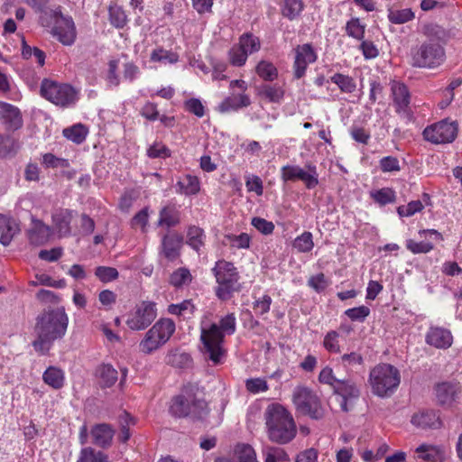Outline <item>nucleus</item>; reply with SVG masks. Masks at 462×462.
Returning a JSON list of instances; mask_svg holds the SVG:
<instances>
[{
	"label": "nucleus",
	"mask_w": 462,
	"mask_h": 462,
	"mask_svg": "<svg viewBox=\"0 0 462 462\" xmlns=\"http://www.w3.org/2000/svg\"><path fill=\"white\" fill-rule=\"evenodd\" d=\"M69 318L64 308H57L42 313L35 325L36 339L32 346L40 355H46L55 340L61 338L68 328Z\"/></svg>",
	"instance_id": "nucleus-1"
},
{
	"label": "nucleus",
	"mask_w": 462,
	"mask_h": 462,
	"mask_svg": "<svg viewBox=\"0 0 462 462\" xmlns=\"http://www.w3.org/2000/svg\"><path fill=\"white\" fill-rule=\"evenodd\" d=\"M236 319L233 313L221 318L219 324L202 320L200 323V340L203 352L214 363L219 364L225 356L223 348L226 335L236 332Z\"/></svg>",
	"instance_id": "nucleus-2"
},
{
	"label": "nucleus",
	"mask_w": 462,
	"mask_h": 462,
	"mask_svg": "<svg viewBox=\"0 0 462 462\" xmlns=\"http://www.w3.org/2000/svg\"><path fill=\"white\" fill-rule=\"evenodd\" d=\"M427 36L444 42L447 37L446 31L437 25L430 24L425 27ZM445 59V51L438 42L430 40L411 51V65L418 68H434L440 65Z\"/></svg>",
	"instance_id": "nucleus-3"
},
{
	"label": "nucleus",
	"mask_w": 462,
	"mask_h": 462,
	"mask_svg": "<svg viewBox=\"0 0 462 462\" xmlns=\"http://www.w3.org/2000/svg\"><path fill=\"white\" fill-rule=\"evenodd\" d=\"M265 424L270 440L278 444L291 441L297 432L292 415L281 404L273 403L264 412Z\"/></svg>",
	"instance_id": "nucleus-4"
},
{
	"label": "nucleus",
	"mask_w": 462,
	"mask_h": 462,
	"mask_svg": "<svg viewBox=\"0 0 462 462\" xmlns=\"http://www.w3.org/2000/svg\"><path fill=\"white\" fill-rule=\"evenodd\" d=\"M217 286L216 296L221 300H228L235 292L241 290L239 283L240 274L233 263L226 260H218L212 268Z\"/></svg>",
	"instance_id": "nucleus-5"
},
{
	"label": "nucleus",
	"mask_w": 462,
	"mask_h": 462,
	"mask_svg": "<svg viewBox=\"0 0 462 462\" xmlns=\"http://www.w3.org/2000/svg\"><path fill=\"white\" fill-rule=\"evenodd\" d=\"M176 326L171 319H160L144 334L138 348L142 354L152 355L162 348L175 332Z\"/></svg>",
	"instance_id": "nucleus-6"
},
{
	"label": "nucleus",
	"mask_w": 462,
	"mask_h": 462,
	"mask_svg": "<svg viewBox=\"0 0 462 462\" xmlns=\"http://www.w3.org/2000/svg\"><path fill=\"white\" fill-rule=\"evenodd\" d=\"M401 382L399 370L389 364L374 366L369 374L372 392L379 397L391 396Z\"/></svg>",
	"instance_id": "nucleus-7"
},
{
	"label": "nucleus",
	"mask_w": 462,
	"mask_h": 462,
	"mask_svg": "<svg viewBox=\"0 0 462 462\" xmlns=\"http://www.w3.org/2000/svg\"><path fill=\"white\" fill-rule=\"evenodd\" d=\"M291 401L297 412L314 420L324 417L325 410L319 395L310 387L297 385L291 394Z\"/></svg>",
	"instance_id": "nucleus-8"
},
{
	"label": "nucleus",
	"mask_w": 462,
	"mask_h": 462,
	"mask_svg": "<svg viewBox=\"0 0 462 462\" xmlns=\"http://www.w3.org/2000/svg\"><path fill=\"white\" fill-rule=\"evenodd\" d=\"M170 412L178 418L191 417L199 419L207 413V403L194 393L185 392L171 401Z\"/></svg>",
	"instance_id": "nucleus-9"
},
{
	"label": "nucleus",
	"mask_w": 462,
	"mask_h": 462,
	"mask_svg": "<svg viewBox=\"0 0 462 462\" xmlns=\"http://www.w3.org/2000/svg\"><path fill=\"white\" fill-rule=\"evenodd\" d=\"M41 94L50 102L62 107L74 105L78 99L77 91L71 86L50 79L42 82Z\"/></svg>",
	"instance_id": "nucleus-10"
},
{
	"label": "nucleus",
	"mask_w": 462,
	"mask_h": 462,
	"mask_svg": "<svg viewBox=\"0 0 462 462\" xmlns=\"http://www.w3.org/2000/svg\"><path fill=\"white\" fill-rule=\"evenodd\" d=\"M156 304L152 301L144 300L137 304L134 310L126 319L127 327L135 331L147 328L156 319Z\"/></svg>",
	"instance_id": "nucleus-11"
},
{
	"label": "nucleus",
	"mask_w": 462,
	"mask_h": 462,
	"mask_svg": "<svg viewBox=\"0 0 462 462\" xmlns=\"http://www.w3.org/2000/svg\"><path fill=\"white\" fill-rule=\"evenodd\" d=\"M457 130V122L444 119L427 126L423 131V136L432 143H448L456 139Z\"/></svg>",
	"instance_id": "nucleus-12"
},
{
	"label": "nucleus",
	"mask_w": 462,
	"mask_h": 462,
	"mask_svg": "<svg viewBox=\"0 0 462 462\" xmlns=\"http://www.w3.org/2000/svg\"><path fill=\"white\" fill-rule=\"evenodd\" d=\"M260 50V41L257 37L245 33L239 38V42L228 51L229 62L236 67L245 64L248 55Z\"/></svg>",
	"instance_id": "nucleus-13"
},
{
	"label": "nucleus",
	"mask_w": 462,
	"mask_h": 462,
	"mask_svg": "<svg viewBox=\"0 0 462 462\" xmlns=\"http://www.w3.org/2000/svg\"><path fill=\"white\" fill-rule=\"evenodd\" d=\"M304 170L298 165H284L281 169V178L284 182L301 180L307 189H314L319 184V174L315 165L309 163Z\"/></svg>",
	"instance_id": "nucleus-14"
},
{
	"label": "nucleus",
	"mask_w": 462,
	"mask_h": 462,
	"mask_svg": "<svg viewBox=\"0 0 462 462\" xmlns=\"http://www.w3.org/2000/svg\"><path fill=\"white\" fill-rule=\"evenodd\" d=\"M54 25L51 32L63 45H72L76 40V27L71 17L60 12L53 13Z\"/></svg>",
	"instance_id": "nucleus-15"
},
{
	"label": "nucleus",
	"mask_w": 462,
	"mask_h": 462,
	"mask_svg": "<svg viewBox=\"0 0 462 462\" xmlns=\"http://www.w3.org/2000/svg\"><path fill=\"white\" fill-rule=\"evenodd\" d=\"M334 393L338 396V402L343 411H348L352 402L359 397L360 391L351 380H340L334 386Z\"/></svg>",
	"instance_id": "nucleus-16"
},
{
	"label": "nucleus",
	"mask_w": 462,
	"mask_h": 462,
	"mask_svg": "<svg viewBox=\"0 0 462 462\" xmlns=\"http://www.w3.org/2000/svg\"><path fill=\"white\" fill-rule=\"evenodd\" d=\"M317 54L309 43L299 45L295 48V60L293 64L294 76L300 79L304 76L309 64L315 62Z\"/></svg>",
	"instance_id": "nucleus-17"
},
{
	"label": "nucleus",
	"mask_w": 462,
	"mask_h": 462,
	"mask_svg": "<svg viewBox=\"0 0 462 462\" xmlns=\"http://www.w3.org/2000/svg\"><path fill=\"white\" fill-rule=\"evenodd\" d=\"M0 119L8 131H16L23 125L21 110L5 101H0Z\"/></svg>",
	"instance_id": "nucleus-18"
},
{
	"label": "nucleus",
	"mask_w": 462,
	"mask_h": 462,
	"mask_svg": "<svg viewBox=\"0 0 462 462\" xmlns=\"http://www.w3.org/2000/svg\"><path fill=\"white\" fill-rule=\"evenodd\" d=\"M183 237L177 233L164 235L162 238L160 254L168 261L173 262L180 255Z\"/></svg>",
	"instance_id": "nucleus-19"
},
{
	"label": "nucleus",
	"mask_w": 462,
	"mask_h": 462,
	"mask_svg": "<svg viewBox=\"0 0 462 462\" xmlns=\"http://www.w3.org/2000/svg\"><path fill=\"white\" fill-rule=\"evenodd\" d=\"M426 343L438 349H448L453 344V336L449 329L441 327H430L425 337Z\"/></svg>",
	"instance_id": "nucleus-20"
},
{
	"label": "nucleus",
	"mask_w": 462,
	"mask_h": 462,
	"mask_svg": "<svg viewBox=\"0 0 462 462\" xmlns=\"http://www.w3.org/2000/svg\"><path fill=\"white\" fill-rule=\"evenodd\" d=\"M391 90L396 106V112L406 115L410 104V94L406 86L402 83L393 81L391 83Z\"/></svg>",
	"instance_id": "nucleus-21"
},
{
	"label": "nucleus",
	"mask_w": 462,
	"mask_h": 462,
	"mask_svg": "<svg viewBox=\"0 0 462 462\" xmlns=\"http://www.w3.org/2000/svg\"><path fill=\"white\" fill-rule=\"evenodd\" d=\"M411 422L421 429H439L442 424L439 414L432 410L416 412L411 417Z\"/></svg>",
	"instance_id": "nucleus-22"
},
{
	"label": "nucleus",
	"mask_w": 462,
	"mask_h": 462,
	"mask_svg": "<svg viewBox=\"0 0 462 462\" xmlns=\"http://www.w3.org/2000/svg\"><path fill=\"white\" fill-rule=\"evenodd\" d=\"M19 230V225L14 218L0 214V244L8 245Z\"/></svg>",
	"instance_id": "nucleus-23"
},
{
	"label": "nucleus",
	"mask_w": 462,
	"mask_h": 462,
	"mask_svg": "<svg viewBox=\"0 0 462 462\" xmlns=\"http://www.w3.org/2000/svg\"><path fill=\"white\" fill-rule=\"evenodd\" d=\"M29 240L32 245H42L47 243L51 236V228L41 220H33L32 226L29 230Z\"/></svg>",
	"instance_id": "nucleus-24"
},
{
	"label": "nucleus",
	"mask_w": 462,
	"mask_h": 462,
	"mask_svg": "<svg viewBox=\"0 0 462 462\" xmlns=\"http://www.w3.org/2000/svg\"><path fill=\"white\" fill-rule=\"evenodd\" d=\"M72 217V211L69 209H60L52 215L53 227L59 234L60 237L70 235V222Z\"/></svg>",
	"instance_id": "nucleus-25"
},
{
	"label": "nucleus",
	"mask_w": 462,
	"mask_h": 462,
	"mask_svg": "<svg viewBox=\"0 0 462 462\" xmlns=\"http://www.w3.org/2000/svg\"><path fill=\"white\" fill-rule=\"evenodd\" d=\"M251 104L250 97L245 93L236 94L233 92L231 96L224 99L217 106L221 113L236 111L242 107H246Z\"/></svg>",
	"instance_id": "nucleus-26"
},
{
	"label": "nucleus",
	"mask_w": 462,
	"mask_h": 462,
	"mask_svg": "<svg viewBox=\"0 0 462 462\" xmlns=\"http://www.w3.org/2000/svg\"><path fill=\"white\" fill-rule=\"evenodd\" d=\"M415 452L420 459L427 462L442 461L445 458V449L443 446L432 444H421Z\"/></svg>",
	"instance_id": "nucleus-27"
},
{
	"label": "nucleus",
	"mask_w": 462,
	"mask_h": 462,
	"mask_svg": "<svg viewBox=\"0 0 462 462\" xmlns=\"http://www.w3.org/2000/svg\"><path fill=\"white\" fill-rule=\"evenodd\" d=\"M90 435L92 437L93 444L101 448H106L110 446L112 442L114 430L108 424L101 423L95 425L91 429Z\"/></svg>",
	"instance_id": "nucleus-28"
},
{
	"label": "nucleus",
	"mask_w": 462,
	"mask_h": 462,
	"mask_svg": "<svg viewBox=\"0 0 462 462\" xmlns=\"http://www.w3.org/2000/svg\"><path fill=\"white\" fill-rule=\"evenodd\" d=\"M180 222V213L173 204L162 207L159 212L157 225L167 228L173 227Z\"/></svg>",
	"instance_id": "nucleus-29"
},
{
	"label": "nucleus",
	"mask_w": 462,
	"mask_h": 462,
	"mask_svg": "<svg viewBox=\"0 0 462 462\" xmlns=\"http://www.w3.org/2000/svg\"><path fill=\"white\" fill-rule=\"evenodd\" d=\"M435 393L440 404H451L457 395V386L450 382H443L436 385Z\"/></svg>",
	"instance_id": "nucleus-30"
},
{
	"label": "nucleus",
	"mask_w": 462,
	"mask_h": 462,
	"mask_svg": "<svg viewBox=\"0 0 462 462\" xmlns=\"http://www.w3.org/2000/svg\"><path fill=\"white\" fill-rule=\"evenodd\" d=\"M46 384L53 389H60L64 385L65 376L61 369L56 366H50L42 374Z\"/></svg>",
	"instance_id": "nucleus-31"
},
{
	"label": "nucleus",
	"mask_w": 462,
	"mask_h": 462,
	"mask_svg": "<svg viewBox=\"0 0 462 462\" xmlns=\"http://www.w3.org/2000/svg\"><path fill=\"white\" fill-rule=\"evenodd\" d=\"M177 187L179 193L195 195L199 192L200 182L198 177L188 174L177 182Z\"/></svg>",
	"instance_id": "nucleus-32"
},
{
	"label": "nucleus",
	"mask_w": 462,
	"mask_h": 462,
	"mask_svg": "<svg viewBox=\"0 0 462 462\" xmlns=\"http://www.w3.org/2000/svg\"><path fill=\"white\" fill-rule=\"evenodd\" d=\"M97 374L102 387H111L118 379L117 371L107 364H103L98 367Z\"/></svg>",
	"instance_id": "nucleus-33"
},
{
	"label": "nucleus",
	"mask_w": 462,
	"mask_h": 462,
	"mask_svg": "<svg viewBox=\"0 0 462 462\" xmlns=\"http://www.w3.org/2000/svg\"><path fill=\"white\" fill-rule=\"evenodd\" d=\"M284 88L278 84L263 85L260 88V96L273 103H281L284 97Z\"/></svg>",
	"instance_id": "nucleus-34"
},
{
	"label": "nucleus",
	"mask_w": 462,
	"mask_h": 462,
	"mask_svg": "<svg viewBox=\"0 0 462 462\" xmlns=\"http://www.w3.org/2000/svg\"><path fill=\"white\" fill-rule=\"evenodd\" d=\"M62 134L68 140L79 144L86 140L88 130L84 125L76 124L70 127L64 128Z\"/></svg>",
	"instance_id": "nucleus-35"
},
{
	"label": "nucleus",
	"mask_w": 462,
	"mask_h": 462,
	"mask_svg": "<svg viewBox=\"0 0 462 462\" xmlns=\"http://www.w3.org/2000/svg\"><path fill=\"white\" fill-rule=\"evenodd\" d=\"M205 233L199 226H189L187 232V244L195 251L199 252L205 244Z\"/></svg>",
	"instance_id": "nucleus-36"
},
{
	"label": "nucleus",
	"mask_w": 462,
	"mask_h": 462,
	"mask_svg": "<svg viewBox=\"0 0 462 462\" xmlns=\"http://www.w3.org/2000/svg\"><path fill=\"white\" fill-rule=\"evenodd\" d=\"M110 23L118 29L124 28L127 22V15L123 7L117 5H111L108 8Z\"/></svg>",
	"instance_id": "nucleus-37"
},
{
	"label": "nucleus",
	"mask_w": 462,
	"mask_h": 462,
	"mask_svg": "<svg viewBox=\"0 0 462 462\" xmlns=\"http://www.w3.org/2000/svg\"><path fill=\"white\" fill-rule=\"evenodd\" d=\"M264 462H286L289 461V456L282 448L265 446L263 448Z\"/></svg>",
	"instance_id": "nucleus-38"
},
{
	"label": "nucleus",
	"mask_w": 462,
	"mask_h": 462,
	"mask_svg": "<svg viewBox=\"0 0 462 462\" xmlns=\"http://www.w3.org/2000/svg\"><path fill=\"white\" fill-rule=\"evenodd\" d=\"M255 71L265 81H273L278 77V69L271 61L267 60L259 61Z\"/></svg>",
	"instance_id": "nucleus-39"
},
{
	"label": "nucleus",
	"mask_w": 462,
	"mask_h": 462,
	"mask_svg": "<svg viewBox=\"0 0 462 462\" xmlns=\"http://www.w3.org/2000/svg\"><path fill=\"white\" fill-rule=\"evenodd\" d=\"M330 80L344 93H353L356 88V81L348 75L336 73L330 78Z\"/></svg>",
	"instance_id": "nucleus-40"
},
{
	"label": "nucleus",
	"mask_w": 462,
	"mask_h": 462,
	"mask_svg": "<svg viewBox=\"0 0 462 462\" xmlns=\"http://www.w3.org/2000/svg\"><path fill=\"white\" fill-rule=\"evenodd\" d=\"M292 246L300 253L310 252L314 247L312 234L309 231L303 232L294 239Z\"/></svg>",
	"instance_id": "nucleus-41"
},
{
	"label": "nucleus",
	"mask_w": 462,
	"mask_h": 462,
	"mask_svg": "<svg viewBox=\"0 0 462 462\" xmlns=\"http://www.w3.org/2000/svg\"><path fill=\"white\" fill-rule=\"evenodd\" d=\"M414 18V13L410 8L405 9H389L388 19L392 23L402 24L411 21Z\"/></svg>",
	"instance_id": "nucleus-42"
},
{
	"label": "nucleus",
	"mask_w": 462,
	"mask_h": 462,
	"mask_svg": "<svg viewBox=\"0 0 462 462\" xmlns=\"http://www.w3.org/2000/svg\"><path fill=\"white\" fill-rule=\"evenodd\" d=\"M191 281L192 276L190 272L187 268L183 267L175 270L170 277V283L176 288L188 285Z\"/></svg>",
	"instance_id": "nucleus-43"
},
{
	"label": "nucleus",
	"mask_w": 462,
	"mask_h": 462,
	"mask_svg": "<svg viewBox=\"0 0 462 462\" xmlns=\"http://www.w3.org/2000/svg\"><path fill=\"white\" fill-rule=\"evenodd\" d=\"M346 32L349 37L362 41L365 37V24L361 23L358 18H352L346 24Z\"/></svg>",
	"instance_id": "nucleus-44"
},
{
	"label": "nucleus",
	"mask_w": 462,
	"mask_h": 462,
	"mask_svg": "<svg viewBox=\"0 0 462 462\" xmlns=\"http://www.w3.org/2000/svg\"><path fill=\"white\" fill-rule=\"evenodd\" d=\"M78 462H108V457L92 448H84L80 451Z\"/></svg>",
	"instance_id": "nucleus-45"
},
{
	"label": "nucleus",
	"mask_w": 462,
	"mask_h": 462,
	"mask_svg": "<svg viewBox=\"0 0 462 462\" xmlns=\"http://www.w3.org/2000/svg\"><path fill=\"white\" fill-rule=\"evenodd\" d=\"M150 59L152 62L173 64L178 61L179 56L172 51L163 50L162 48H158L152 51Z\"/></svg>",
	"instance_id": "nucleus-46"
},
{
	"label": "nucleus",
	"mask_w": 462,
	"mask_h": 462,
	"mask_svg": "<svg viewBox=\"0 0 462 462\" xmlns=\"http://www.w3.org/2000/svg\"><path fill=\"white\" fill-rule=\"evenodd\" d=\"M303 5L300 0H285L282 13L286 18L293 20L301 13Z\"/></svg>",
	"instance_id": "nucleus-47"
},
{
	"label": "nucleus",
	"mask_w": 462,
	"mask_h": 462,
	"mask_svg": "<svg viewBox=\"0 0 462 462\" xmlns=\"http://www.w3.org/2000/svg\"><path fill=\"white\" fill-rule=\"evenodd\" d=\"M235 452L238 462H258L254 449L248 444H238Z\"/></svg>",
	"instance_id": "nucleus-48"
},
{
	"label": "nucleus",
	"mask_w": 462,
	"mask_h": 462,
	"mask_svg": "<svg viewBox=\"0 0 462 462\" xmlns=\"http://www.w3.org/2000/svg\"><path fill=\"white\" fill-rule=\"evenodd\" d=\"M339 333L336 330L328 331L323 340L324 348L330 353H340Z\"/></svg>",
	"instance_id": "nucleus-49"
},
{
	"label": "nucleus",
	"mask_w": 462,
	"mask_h": 462,
	"mask_svg": "<svg viewBox=\"0 0 462 462\" xmlns=\"http://www.w3.org/2000/svg\"><path fill=\"white\" fill-rule=\"evenodd\" d=\"M22 56L27 60L31 59L32 57H34L37 63L40 66L44 65L45 53L42 50L38 49L37 47L29 46L24 41H23Z\"/></svg>",
	"instance_id": "nucleus-50"
},
{
	"label": "nucleus",
	"mask_w": 462,
	"mask_h": 462,
	"mask_svg": "<svg viewBox=\"0 0 462 462\" xmlns=\"http://www.w3.org/2000/svg\"><path fill=\"white\" fill-rule=\"evenodd\" d=\"M371 197L380 205H386L395 200L394 191L388 188L371 192Z\"/></svg>",
	"instance_id": "nucleus-51"
},
{
	"label": "nucleus",
	"mask_w": 462,
	"mask_h": 462,
	"mask_svg": "<svg viewBox=\"0 0 462 462\" xmlns=\"http://www.w3.org/2000/svg\"><path fill=\"white\" fill-rule=\"evenodd\" d=\"M149 223V210L144 208L136 213L131 219L130 225L133 228H140L142 232H146V227Z\"/></svg>",
	"instance_id": "nucleus-52"
},
{
	"label": "nucleus",
	"mask_w": 462,
	"mask_h": 462,
	"mask_svg": "<svg viewBox=\"0 0 462 462\" xmlns=\"http://www.w3.org/2000/svg\"><path fill=\"white\" fill-rule=\"evenodd\" d=\"M245 388L249 393L257 394L266 392L269 387L263 378H250L245 381Z\"/></svg>",
	"instance_id": "nucleus-53"
},
{
	"label": "nucleus",
	"mask_w": 462,
	"mask_h": 462,
	"mask_svg": "<svg viewBox=\"0 0 462 462\" xmlns=\"http://www.w3.org/2000/svg\"><path fill=\"white\" fill-rule=\"evenodd\" d=\"M42 164L47 168H68L69 162L67 159L56 157L52 153H45L42 155Z\"/></svg>",
	"instance_id": "nucleus-54"
},
{
	"label": "nucleus",
	"mask_w": 462,
	"mask_h": 462,
	"mask_svg": "<svg viewBox=\"0 0 462 462\" xmlns=\"http://www.w3.org/2000/svg\"><path fill=\"white\" fill-rule=\"evenodd\" d=\"M147 155L152 159H165L171 156V151L163 143L155 142L147 149Z\"/></svg>",
	"instance_id": "nucleus-55"
},
{
	"label": "nucleus",
	"mask_w": 462,
	"mask_h": 462,
	"mask_svg": "<svg viewBox=\"0 0 462 462\" xmlns=\"http://www.w3.org/2000/svg\"><path fill=\"white\" fill-rule=\"evenodd\" d=\"M345 314L352 321L363 322L370 314V309L366 306H359L352 309H348L345 311Z\"/></svg>",
	"instance_id": "nucleus-56"
},
{
	"label": "nucleus",
	"mask_w": 462,
	"mask_h": 462,
	"mask_svg": "<svg viewBox=\"0 0 462 462\" xmlns=\"http://www.w3.org/2000/svg\"><path fill=\"white\" fill-rule=\"evenodd\" d=\"M96 276L103 282H108L118 277V272L116 268L99 266L95 271Z\"/></svg>",
	"instance_id": "nucleus-57"
},
{
	"label": "nucleus",
	"mask_w": 462,
	"mask_h": 462,
	"mask_svg": "<svg viewBox=\"0 0 462 462\" xmlns=\"http://www.w3.org/2000/svg\"><path fill=\"white\" fill-rule=\"evenodd\" d=\"M423 208V205L420 200L410 202L407 206H401L397 208L400 217H411L415 213L420 212Z\"/></svg>",
	"instance_id": "nucleus-58"
},
{
	"label": "nucleus",
	"mask_w": 462,
	"mask_h": 462,
	"mask_svg": "<svg viewBox=\"0 0 462 462\" xmlns=\"http://www.w3.org/2000/svg\"><path fill=\"white\" fill-rule=\"evenodd\" d=\"M406 247L413 254L428 253L433 248V245L430 242H416L412 239L407 240Z\"/></svg>",
	"instance_id": "nucleus-59"
},
{
	"label": "nucleus",
	"mask_w": 462,
	"mask_h": 462,
	"mask_svg": "<svg viewBox=\"0 0 462 462\" xmlns=\"http://www.w3.org/2000/svg\"><path fill=\"white\" fill-rule=\"evenodd\" d=\"M379 164L382 171L383 172L399 171L401 169L399 160L393 156L383 157L380 160Z\"/></svg>",
	"instance_id": "nucleus-60"
},
{
	"label": "nucleus",
	"mask_w": 462,
	"mask_h": 462,
	"mask_svg": "<svg viewBox=\"0 0 462 462\" xmlns=\"http://www.w3.org/2000/svg\"><path fill=\"white\" fill-rule=\"evenodd\" d=\"M185 109L194 114L198 117H202L205 114V107L202 102L198 98H190L184 104Z\"/></svg>",
	"instance_id": "nucleus-61"
},
{
	"label": "nucleus",
	"mask_w": 462,
	"mask_h": 462,
	"mask_svg": "<svg viewBox=\"0 0 462 462\" xmlns=\"http://www.w3.org/2000/svg\"><path fill=\"white\" fill-rule=\"evenodd\" d=\"M252 225L263 235H270L274 230L273 223L262 217H254Z\"/></svg>",
	"instance_id": "nucleus-62"
},
{
	"label": "nucleus",
	"mask_w": 462,
	"mask_h": 462,
	"mask_svg": "<svg viewBox=\"0 0 462 462\" xmlns=\"http://www.w3.org/2000/svg\"><path fill=\"white\" fill-rule=\"evenodd\" d=\"M245 186L249 192H255L258 196H261L263 192V181L256 175L248 176Z\"/></svg>",
	"instance_id": "nucleus-63"
},
{
	"label": "nucleus",
	"mask_w": 462,
	"mask_h": 462,
	"mask_svg": "<svg viewBox=\"0 0 462 462\" xmlns=\"http://www.w3.org/2000/svg\"><path fill=\"white\" fill-rule=\"evenodd\" d=\"M360 50L365 60L374 59L379 55V51L375 44L371 41H364L360 44Z\"/></svg>",
	"instance_id": "nucleus-64"
}]
</instances>
